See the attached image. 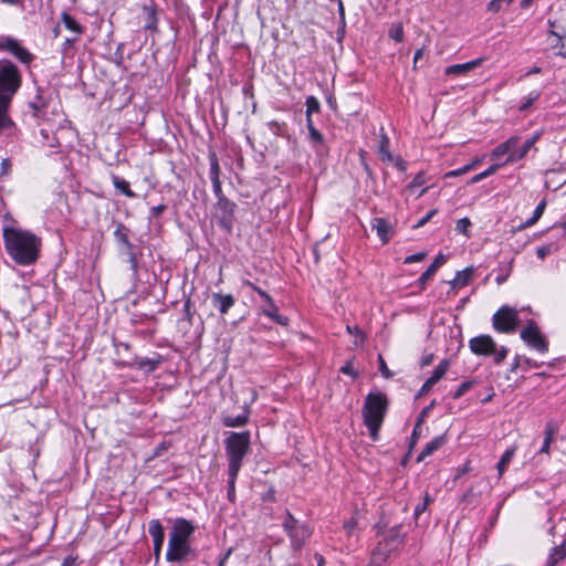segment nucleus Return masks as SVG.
Instances as JSON below:
<instances>
[{"label":"nucleus","mask_w":566,"mask_h":566,"mask_svg":"<svg viewBox=\"0 0 566 566\" xmlns=\"http://www.w3.org/2000/svg\"><path fill=\"white\" fill-rule=\"evenodd\" d=\"M545 208H546V202H545V200H542L535 208L533 216L531 218H528L523 223V227L528 228V227H532L533 224H535L539 220V218L543 216Z\"/></svg>","instance_id":"obj_34"},{"label":"nucleus","mask_w":566,"mask_h":566,"mask_svg":"<svg viewBox=\"0 0 566 566\" xmlns=\"http://www.w3.org/2000/svg\"><path fill=\"white\" fill-rule=\"evenodd\" d=\"M502 166H503V164H502V165H501V164H494V165H491V166H490L488 169H485L484 171H482V172L476 174L475 176H473V177L470 179L469 184H470V185H472V184H476V182H479V181L483 180L484 178H486V177H489V176H491V175L495 174V172L500 169V167H502Z\"/></svg>","instance_id":"obj_36"},{"label":"nucleus","mask_w":566,"mask_h":566,"mask_svg":"<svg viewBox=\"0 0 566 566\" xmlns=\"http://www.w3.org/2000/svg\"><path fill=\"white\" fill-rule=\"evenodd\" d=\"M539 137H541V133L536 132L533 136H531L528 139H526L520 148H517V151H511V154L507 156V158L505 159L503 165L513 164V163H516V161L523 159L528 154V151L532 148H534V146L537 143V140L539 139Z\"/></svg>","instance_id":"obj_18"},{"label":"nucleus","mask_w":566,"mask_h":566,"mask_svg":"<svg viewBox=\"0 0 566 566\" xmlns=\"http://www.w3.org/2000/svg\"><path fill=\"white\" fill-rule=\"evenodd\" d=\"M469 347L474 355H494V363L501 364L507 356V348L502 346L497 349L496 343L490 335H480L469 340Z\"/></svg>","instance_id":"obj_7"},{"label":"nucleus","mask_w":566,"mask_h":566,"mask_svg":"<svg viewBox=\"0 0 566 566\" xmlns=\"http://www.w3.org/2000/svg\"><path fill=\"white\" fill-rule=\"evenodd\" d=\"M29 107L32 109V115L40 127H43V125L49 127L50 124L53 123L51 111L60 109L55 103H52V101L42 94L40 88L33 99L29 102Z\"/></svg>","instance_id":"obj_9"},{"label":"nucleus","mask_w":566,"mask_h":566,"mask_svg":"<svg viewBox=\"0 0 566 566\" xmlns=\"http://www.w3.org/2000/svg\"><path fill=\"white\" fill-rule=\"evenodd\" d=\"M148 533L154 542V555L156 559H158L165 541V531L159 520L149 521Z\"/></svg>","instance_id":"obj_17"},{"label":"nucleus","mask_w":566,"mask_h":566,"mask_svg":"<svg viewBox=\"0 0 566 566\" xmlns=\"http://www.w3.org/2000/svg\"><path fill=\"white\" fill-rule=\"evenodd\" d=\"M0 51L11 54L14 59L24 65H30L35 59L22 42L11 35H0Z\"/></svg>","instance_id":"obj_11"},{"label":"nucleus","mask_w":566,"mask_h":566,"mask_svg":"<svg viewBox=\"0 0 566 566\" xmlns=\"http://www.w3.org/2000/svg\"><path fill=\"white\" fill-rule=\"evenodd\" d=\"M450 367V361L448 359H443L440 364L433 369L431 376L428 378L430 382L434 385L440 381Z\"/></svg>","instance_id":"obj_29"},{"label":"nucleus","mask_w":566,"mask_h":566,"mask_svg":"<svg viewBox=\"0 0 566 566\" xmlns=\"http://www.w3.org/2000/svg\"><path fill=\"white\" fill-rule=\"evenodd\" d=\"M306 127H307V130H308V137H310V140L311 143L316 146V145H322L323 142H324V137L323 135L316 129L315 125H314V122L312 119V117L308 116V118H306Z\"/></svg>","instance_id":"obj_28"},{"label":"nucleus","mask_w":566,"mask_h":566,"mask_svg":"<svg viewBox=\"0 0 566 566\" xmlns=\"http://www.w3.org/2000/svg\"><path fill=\"white\" fill-rule=\"evenodd\" d=\"M427 509V503H420L415 507V517L418 518Z\"/></svg>","instance_id":"obj_63"},{"label":"nucleus","mask_w":566,"mask_h":566,"mask_svg":"<svg viewBox=\"0 0 566 566\" xmlns=\"http://www.w3.org/2000/svg\"><path fill=\"white\" fill-rule=\"evenodd\" d=\"M167 209L166 205H158L150 209V218L159 217Z\"/></svg>","instance_id":"obj_58"},{"label":"nucleus","mask_w":566,"mask_h":566,"mask_svg":"<svg viewBox=\"0 0 566 566\" xmlns=\"http://www.w3.org/2000/svg\"><path fill=\"white\" fill-rule=\"evenodd\" d=\"M210 179H216V178H219L220 176V166H219V161H218V158L214 154H212L210 156Z\"/></svg>","instance_id":"obj_45"},{"label":"nucleus","mask_w":566,"mask_h":566,"mask_svg":"<svg viewBox=\"0 0 566 566\" xmlns=\"http://www.w3.org/2000/svg\"><path fill=\"white\" fill-rule=\"evenodd\" d=\"M566 557V546L560 545L556 546L552 549L548 559H547V566H555L558 562L564 559Z\"/></svg>","instance_id":"obj_31"},{"label":"nucleus","mask_w":566,"mask_h":566,"mask_svg":"<svg viewBox=\"0 0 566 566\" xmlns=\"http://www.w3.org/2000/svg\"><path fill=\"white\" fill-rule=\"evenodd\" d=\"M217 209L221 211L219 224L230 231L232 228L235 203L230 201L227 197H223L217 201Z\"/></svg>","instance_id":"obj_16"},{"label":"nucleus","mask_w":566,"mask_h":566,"mask_svg":"<svg viewBox=\"0 0 566 566\" xmlns=\"http://www.w3.org/2000/svg\"><path fill=\"white\" fill-rule=\"evenodd\" d=\"M493 327L500 333H513L518 326L520 318L518 313L513 307L507 305H503L497 312L493 315L492 318Z\"/></svg>","instance_id":"obj_13"},{"label":"nucleus","mask_w":566,"mask_h":566,"mask_svg":"<svg viewBox=\"0 0 566 566\" xmlns=\"http://www.w3.org/2000/svg\"><path fill=\"white\" fill-rule=\"evenodd\" d=\"M356 526H357V520L355 517H353L344 524V530L346 531V533L348 535H350L353 533V531L356 528Z\"/></svg>","instance_id":"obj_59"},{"label":"nucleus","mask_w":566,"mask_h":566,"mask_svg":"<svg viewBox=\"0 0 566 566\" xmlns=\"http://www.w3.org/2000/svg\"><path fill=\"white\" fill-rule=\"evenodd\" d=\"M371 229L376 231L380 241L386 244L392 233L391 224L384 218H374L371 220Z\"/></svg>","instance_id":"obj_21"},{"label":"nucleus","mask_w":566,"mask_h":566,"mask_svg":"<svg viewBox=\"0 0 566 566\" xmlns=\"http://www.w3.org/2000/svg\"><path fill=\"white\" fill-rule=\"evenodd\" d=\"M515 450L516 448L515 447H512L510 449H507L503 455L501 457L499 463H497V471H499V476H502V474L504 473V471L506 470L507 465L510 464L512 458L514 457L515 454Z\"/></svg>","instance_id":"obj_32"},{"label":"nucleus","mask_w":566,"mask_h":566,"mask_svg":"<svg viewBox=\"0 0 566 566\" xmlns=\"http://www.w3.org/2000/svg\"><path fill=\"white\" fill-rule=\"evenodd\" d=\"M211 303L221 315H226L234 305L235 300L231 294L212 293Z\"/></svg>","instance_id":"obj_20"},{"label":"nucleus","mask_w":566,"mask_h":566,"mask_svg":"<svg viewBox=\"0 0 566 566\" xmlns=\"http://www.w3.org/2000/svg\"><path fill=\"white\" fill-rule=\"evenodd\" d=\"M473 387V381L465 380L459 385L457 390L451 394L452 399L457 400L462 397L467 391H469Z\"/></svg>","instance_id":"obj_43"},{"label":"nucleus","mask_w":566,"mask_h":566,"mask_svg":"<svg viewBox=\"0 0 566 566\" xmlns=\"http://www.w3.org/2000/svg\"><path fill=\"white\" fill-rule=\"evenodd\" d=\"M51 115H53V123L49 127L45 125L40 127V136L43 145L56 148L61 145L59 134L66 127L67 120L60 109L51 111Z\"/></svg>","instance_id":"obj_8"},{"label":"nucleus","mask_w":566,"mask_h":566,"mask_svg":"<svg viewBox=\"0 0 566 566\" xmlns=\"http://www.w3.org/2000/svg\"><path fill=\"white\" fill-rule=\"evenodd\" d=\"M196 526L192 522L177 517L174 520L169 532L168 548L166 559L171 563L186 560L193 549L190 547L189 538L195 533Z\"/></svg>","instance_id":"obj_2"},{"label":"nucleus","mask_w":566,"mask_h":566,"mask_svg":"<svg viewBox=\"0 0 566 566\" xmlns=\"http://www.w3.org/2000/svg\"><path fill=\"white\" fill-rule=\"evenodd\" d=\"M158 365L157 360L150 359V358H142L138 361L139 368H146L147 370L151 371L155 370Z\"/></svg>","instance_id":"obj_50"},{"label":"nucleus","mask_w":566,"mask_h":566,"mask_svg":"<svg viewBox=\"0 0 566 566\" xmlns=\"http://www.w3.org/2000/svg\"><path fill=\"white\" fill-rule=\"evenodd\" d=\"M484 59L479 57L465 63L453 64L444 70V74L449 76H459L469 73L473 69L480 66L483 63Z\"/></svg>","instance_id":"obj_19"},{"label":"nucleus","mask_w":566,"mask_h":566,"mask_svg":"<svg viewBox=\"0 0 566 566\" xmlns=\"http://www.w3.org/2000/svg\"><path fill=\"white\" fill-rule=\"evenodd\" d=\"M549 34L557 39V43L554 44L553 46L554 48H558L560 50L559 54L562 56H566V53L563 52V49L565 48L564 39L566 38V31L565 30L556 31V30L553 29V30L549 31Z\"/></svg>","instance_id":"obj_40"},{"label":"nucleus","mask_w":566,"mask_h":566,"mask_svg":"<svg viewBox=\"0 0 566 566\" xmlns=\"http://www.w3.org/2000/svg\"><path fill=\"white\" fill-rule=\"evenodd\" d=\"M283 528L289 534L294 549H300L312 533L307 525L300 523L290 512L286 513Z\"/></svg>","instance_id":"obj_10"},{"label":"nucleus","mask_w":566,"mask_h":566,"mask_svg":"<svg viewBox=\"0 0 566 566\" xmlns=\"http://www.w3.org/2000/svg\"><path fill=\"white\" fill-rule=\"evenodd\" d=\"M114 235L117 241L122 242L127 247L128 250H132L133 244L130 243L128 235H127V229L124 224L119 223L114 231Z\"/></svg>","instance_id":"obj_35"},{"label":"nucleus","mask_w":566,"mask_h":566,"mask_svg":"<svg viewBox=\"0 0 566 566\" xmlns=\"http://www.w3.org/2000/svg\"><path fill=\"white\" fill-rule=\"evenodd\" d=\"M424 175L422 172H419L409 184V188L420 187L424 184Z\"/></svg>","instance_id":"obj_56"},{"label":"nucleus","mask_w":566,"mask_h":566,"mask_svg":"<svg viewBox=\"0 0 566 566\" xmlns=\"http://www.w3.org/2000/svg\"><path fill=\"white\" fill-rule=\"evenodd\" d=\"M520 336L525 344L535 350L539 353H546L548 350V343L546 338L533 321L527 323V325L521 331Z\"/></svg>","instance_id":"obj_14"},{"label":"nucleus","mask_w":566,"mask_h":566,"mask_svg":"<svg viewBox=\"0 0 566 566\" xmlns=\"http://www.w3.org/2000/svg\"><path fill=\"white\" fill-rule=\"evenodd\" d=\"M114 187L128 198H136V193L130 190L129 182L117 176L113 177Z\"/></svg>","instance_id":"obj_30"},{"label":"nucleus","mask_w":566,"mask_h":566,"mask_svg":"<svg viewBox=\"0 0 566 566\" xmlns=\"http://www.w3.org/2000/svg\"><path fill=\"white\" fill-rule=\"evenodd\" d=\"M211 182H212L213 193L217 197V199L219 200L220 198L226 197L222 191L220 178L211 179Z\"/></svg>","instance_id":"obj_52"},{"label":"nucleus","mask_w":566,"mask_h":566,"mask_svg":"<svg viewBox=\"0 0 566 566\" xmlns=\"http://www.w3.org/2000/svg\"><path fill=\"white\" fill-rule=\"evenodd\" d=\"M10 105L11 102L9 101H0V135L14 139L19 137L20 130L9 116Z\"/></svg>","instance_id":"obj_15"},{"label":"nucleus","mask_w":566,"mask_h":566,"mask_svg":"<svg viewBox=\"0 0 566 566\" xmlns=\"http://www.w3.org/2000/svg\"><path fill=\"white\" fill-rule=\"evenodd\" d=\"M250 432H230L224 440L226 453L228 458V471L232 474H239L244 457L250 449Z\"/></svg>","instance_id":"obj_5"},{"label":"nucleus","mask_w":566,"mask_h":566,"mask_svg":"<svg viewBox=\"0 0 566 566\" xmlns=\"http://www.w3.org/2000/svg\"><path fill=\"white\" fill-rule=\"evenodd\" d=\"M471 227V221L469 218H462L457 221L455 230L459 233L467 234L468 229Z\"/></svg>","instance_id":"obj_48"},{"label":"nucleus","mask_w":566,"mask_h":566,"mask_svg":"<svg viewBox=\"0 0 566 566\" xmlns=\"http://www.w3.org/2000/svg\"><path fill=\"white\" fill-rule=\"evenodd\" d=\"M511 142H504L497 145L491 153L492 159H500L502 156L507 155L510 153Z\"/></svg>","instance_id":"obj_41"},{"label":"nucleus","mask_w":566,"mask_h":566,"mask_svg":"<svg viewBox=\"0 0 566 566\" xmlns=\"http://www.w3.org/2000/svg\"><path fill=\"white\" fill-rule=\"evenodd\" d=\"M22 85V74L10 60H0V101L12 102Z\"/></svg>","instance_id":"obj_6"},{"label":"nucleus","mask_w":566,"mask_h":566,"mask_svg":"<svg viewBox=\"0 0 566 566\" xmlns=\"http://www.w3.org/2000/svg\"><path fill=\"white\" fill-rule=\"evenodd\" d=\"M471 279V271L464 270L457 272L455 277L450 281V284L452 287H463L468 285L469 281Z\"/></svg>","instance_id":"obj_33"},{"label":"nucleus","mask_w":566,"mask_h":566,"mask_svg":"<svg viewBox=\"0 0 566 566\" xmlns=\"http://www.w3.org/2000/svg\"><path fill=\"white\" fill-rule=\"evenodd\" d=\"M185 317L189 323H192L193 312L191 311V302L188 298L184 304Z\"/></svg>","instance_id":"obj_55"},{"label":"nucleus","mask_w":566,"mask_h":566,"mask_svg":"<svg viewBox=\"0 0 566 566\" xmlns=\"http://www.w3.org/2000/svg\"><path fill=\"white\" fill-rule=\"evenodd\" d=\"M346 329L349 334H353L355 336V345L358 346L364 343L365 340V334L358 326H350L347 325Z\"/></svg>","instance_id":"obj_44"},{"label":"nucleus","mask_w":566,"mask_h":566,"mask_svg":"<svg viewBox=\"0 0 566 566\" xmlns=\"http://www.w3.org/2000/svg\"><path fill=\"white\" fill-rule=\"evenodd\" d=\"M446 255L439 254L428 266V269L420 275L419 284L422 289L424 287L426 283L436 274L438 269L446 263Z\"/></svg>","instance_id":"obj_22"},{"label":"nucleus","mask_w":566,"mask_h":566,"mask_svg":"<svg viewBox=\"0 0 566 566\" xmlns=\"http://www.w3.org/2000/svg\"><path fill=\"white\" fill-rule=\"evenodd\" d=\"M447 442V438L444 434L438 436L433 438L430 442L426 444L423 450L417 458V461H422L426 457L431 455L434 451L439 450Z\"/></svg>","instance_id":"obj_23"},{"label":"nucleus","mask_w":566,"mask_h":566,"mask_svg":"<svg viewBox=\"0 0 566 566\" xmlns=\"http://www.w3.org/2000/svg\"><path fill=\"white\" fill-rule=\"evenodd\" d=\"M228 500L230 502L235 501V480L238 478V474H232L231 471H228Z\"/></svg>","instance_id":"obj_42"},{"label":"nucleus","mask_w":566,"mask_h":566,"mask_svg":"<svg viewBox=\"0 0 566 566\" xmlns=\"http://www.w3.org/2000/svg\"><path fill=\"white\" fill-rule=\"evenodd\" d=\"M539 96H541L539 91L530 92L528 95L525 97L524 102L518 106V111L520 112L527 111L533 105V103L538 99Z\"/></svg>","instance_id":"obj_39"},{"label":"nucleus","mask_w":566,"mask_h":566,"mask_svg":"<svg viewBox=\"0 0 566 566\" xmlns=\"http://www.w3.org/2000/svg\"><path fill=\"white\" fill-rule=\"evenodd\" d=\"M388 36L396 42H402L403 41V27L401 22L392 23L389 31Z\"/></svg>","instance_id":"obj_37"},{"label":"nucleus","mask_w":566,"mask_h":566,"mask_svg":"<svg viewBox=\"0 0 566 566\" xmlns=\"http://www.w3.org/2000/svg\"><path fill=\"white\" fill-rule=\"evenodd\" d=\"M128 256H129V263H130V266L134 271L137 270V256L136 254L133 252V249L132 250H128Z\"/></svg>","instance_id":"obj_62"},{"label":"nucleus","mask_w":566,"mask_h":566,"mask_svg":"<svg viewBox=\"0 0 566 566\" xmlns=\"http://www.w3.org/2000/svg\"><path fill=\"white\" fill-rule=\"evenodd\" d=\"M387 398L384 394H368L363 407L364 423L369 431V436L374 441L379 438V430L382 426L385 415L387 412Z\"/></svg>","instance_id":"obj_4"},{"label":"nucleus","mask_w":566,"mask_h":566,"mask_svg":"<svg viewBox=\"0 0 566 566\" xmlns=\"http://www.w3.org/2000/svg\"><path fill=\"white\" fill-rule=\"evenodd\" d=\"M556 250L557 248L554 247L553 244L542 245L537 248L536 254L541 260H544L548 254L553 253Z\"/></svg>","instance_id":"obj_47"},{"label":"nucleus","mask_w":566,"mask_h":566,"mask_svg":"<svg viewBox=\"0 0 566 566\" xmlns=\"http://www.w3.org/2000/svg\"><path fill=\"white\" fill-rule=\"evenodd\" d=\"M377 543L371 551V560L374 564L385 563L391 553H394L405 542V534L402 533V525L397 524L387 527L386 524L379 522L375 525Z\"/></svg>","instance_id":"obj_3"},{"label":"nucleus","mask_w":566,"mask_h":566,"mask_svg":"<svg viewBox=\"0 0 566 566\" xmlns=\"http://www.w3.org/2000/svg\"><path fill=\"white\" fill-rule=\"evenodd\" d=\"M3 242L7 253L19 265H31L40 256L41 239L31 231L6 227Z\"/></svg>","instance_id":"obj_1"},{"label":"nucleus","mask_w":566,"mask_h":566,"mask_svg":"<svg viewBox=\"0 0 566 566\" xmlns=\"http://www.w3.org/2000/svg\"><path fill=\"white\" fill-rule=\"evenodd\" d=\"M12 168V163L9 158H3L0 164V177H6L10 174Z\"/></svg>","instance_id":"obj_51"},{"label":"nucleus","mask_w":566,"mask_h":566,"mask_svg":"<svg viewBox=\"0 0 566 566\" xmlns=\"http://www.w3.org/2000/svg\"><path fill=\"white\" fill-rule=\"evenodd\" d=\"M248 420H249V411L245 410L243 413L234 416V417L233 416L223 417L222 423L226 427L238 428V427H243L244 424H247Z\"/></svg>","instance_id":"obj_25"},{"label":"nucleus","mask_w":566,"mask_h":566,"mask_svg":"<svg viewBox=\"0 0 566 566\" xmlns=\"http://www.w3.org/2000/svg\"><path fill=\"white\" fill-rule=\"evenodd\" d=\"M426 253L424 252H419V253H416V254H411V255H408L403 263L405 264H411V263H415V262H421L422 260H424L426 258Z\"/></svg>","instance_id":"obj_53"},{"label":"nucleus","mask_w":566,"mask_h":566,"mask_svg":"<svg viewBox=\"0 0 566 566\" xmlns=\"http://www.w3.org/2000/svg\"><path fill=\"white\" fill-rule=\"evenodd\" d=\"M61 20L64 27L75 34L80 35L84 32V28L67 12L61 14Z\"/></svg>","instance_id":"obj_27"},{"label":"nucleus","mask_w":566,"mask_h":566,"mask_svg":"<svg viewBox=\"0 0 566 566\" xmlns=\"http://www.w3.org/2000/svg\"><path fill=\"white\" fill-rule=\"evenodd\" d=\"M244 285L258 293V295L264 302V304L261 306V312L263 315L279 325L287 326L289 318L279 313V307L275 305L273 298L264 290L250 281H245Z\"/></svg>","instance_id":"obj_12"},{"label":"nucleus","mask_w":566,"mask_h":566,"mask_svg":"<svg viewBox=\"0 0 566 566\" xmlns=\"http://www.w3.org/2000/svg\"><path fill=\"white\" fill-rule=\"evenodd\" d=\"M270 125H271V129H272V132H273L274 134H276V135H283V134H284V132H285V128H286V126H285V124H284V123H283V124H280V123H277V122H272Z\"/></svg>","instance_id":"obj_57"},{"label":"nucleus","mask_w":566,"mask_h":566,"mask_svg":"<svg viewBox=\"0 0 566 566\" xmlns=\"http://www.w3.org/2000/svg\"><path fill=\"white\" fill-rule=\"evenodd\" d=\"M501 2L502 0H492L490 3H489V10L490 11H493V12H496L500 10L501 8Z\"/></svg>","instance_id":"obj_64"},{"label":"nucleus","mask_w":566,"mask_h":566,"mask_svg":"<svg viewBox=\"0 0 566 566\" xmlns=\"http://www.w3.org/2000/svg\"><path fill=\"white\" fill-rule=\"evenodd\" d=\"M474 167V164H468L461 168H458V169H454V170H451V171H448L446 174V178H450V177H457V176H460V175H463V174H467L469 172L472 168Z\"/></svg>","instance_id":"obj_49"},{"label":"nucleus","mask_w":566,"mask_h":566,"mask_svg":"<svg viewBox=\"0 0 566 566\" xmlns=\"http://www.w3.org/2000/svg\"><path fill=\"white\" fill-rule=\"evenodd\" d=\"M379 154H380L381 160H391L392 159V155L388 150V138L387 137H384V139L381 140V144L379 147Z\"/></svg>","instance_id":"obj_46"},{"label":"nucleus","mask_w":566,"mask_h":566,"mask_svg":"<svg viewBox=\"0 0 566 566\" xmlns=\"http://www.w3.org/2000/svg\"><path fill=\"white\" fill-rule=\"evenodd\" d=\"M306 118L312 117L313 113H318L321 109L319 101L315 96H307L305 101Z\"/></svg>","instance_id":"obj_38"},{"label":"nucleus","mask_w":566,"mask_h":566,"mask_svg":"<svg viewBox=\"0 0 566 566\" xmlns=\"http://www.w3.org/2000/svg\"><path fill=\"white\" fill-rule=\"evenodd\" d=\"M340 371L345 375H349V376H353V377H356V371L354 370L353 368V365L350 361L346 363L342 368H340Z\"/></svg>","instance_id":"obj_60"},{"label":"nucleus","mask_w":566,"mask_h":566,"mask_svg":"<svg viewBox=\"0 0 566 566\" xmlns=\"http://www.w3.org/2000/svg\"><path fill=\"white\" fill-rule=\"evenodd\" d=\"M145 29L150 32H157V12L151 7H144Z\"/></svg>","instance_id":"obj_26"},{"label":"nucleus","mask_w":566,"mask_h":566,"mask_svg":"<svg viewBox=\"0 0 566 566\" xmlns=\"http://www.w3.org/2000/svg\"><path fill=\"white\" fill-rule=\"evenodd\" d=\"M433 386L434 384L427 379L419 390V396L428 394Z\"/></svg>","instance_id":"obj_61"},{"label":"nucleus","mask_w":566,"mask_h":566,"mask_svg":"<svg viewBox=\"0 0 566 566\" xmlns=\"http://www.w3.org/2000/svg\"><path fill=\"white\" fill-rule=\"evenodd\" d=\"M378 360H379V370H380L381 375L387 379L390 378L392 376V373L388 369L384 358L381 356H379Z\"/></svg>","instance_id":"obj_54"},{"label":"nucleus","mask_w":566,"mask_h":566,"mask_svg":"<svg viewBox=\"0 0 566 566\" xmlns=\"http://www.w3.org/2000/svg\"><path fill=\"white\" fill-rule=\"evenodd\" d=\"M555 433H556V427L554 426V423L547 422L545 426V430H544L545 437H544L543 446L539 449V453H546V454L549 453L551 443L554 441Z\"/></svg>","instance_id":"obj_24"}]
</instances>
